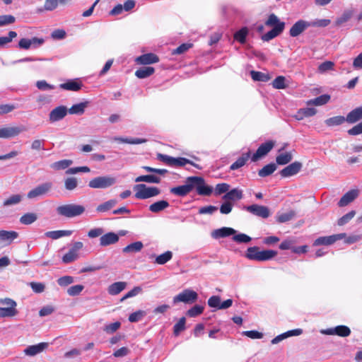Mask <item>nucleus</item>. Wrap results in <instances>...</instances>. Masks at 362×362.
I'll return each instance as SVG.
<instances>
[{
    "mask_svg": "<svg viewBox=\"0 0 362 362\" xmlns=\"http://www.w3.org/2000/svg\"><path fill=\"white\" fill-rule=\"evenodd\" d=\"M267 26H273V28L262 36V40L268 42L279 35L285 28V23L279 21V18L272 13L269 16L268 19L265 22Z\"/></svg>",
    "mask_w": 362,
    "mask_h": 362,
    "instance_id": "nucleus-1",
    "label": "nucleus"
},
{
    "mask_svg": "<svg viewBox=\"0 0 362 362\" xmlns=\"http://www.w3.org/2000/svg\"><path fill=\"white\" fill-rule=\"evenodd\" d=\"M57 214L66 218L78 216L84 213L85 207L76 204H68L59 206L56 209Z\"/></svg>",
    "mask_w": 362,
    "mask_h": 362,
    "instance_id": "nucleus-2",
    "label": "nucleus"
},
{
    "mask_svg": "<svg viewBox=\"0 0 362 362\" xmlns=\"http://www.w3.org/2000/svg\"><path fill=\"white\" fill-rule=\"evenodd\" d=\"M136 192L134 197L139 199H146L156 197L160 193V189L156 187H147L145 184H138L134 186Z\"/></svg>",
    "mask_w": 362,
    "mask_h": 362,
    "instance_id": "nucleus-3",
    "label": "nucleus"
},
{
    "mask_svg": "<svg viewBox=\"0 0 362 362\" xmlns=\"http://www.w3.org/2000/svg\"><path fill=\"white\" fill-rule=\"evenodd\" d=\"M53 184L51 182L41 183L30 190L27 194L29 199H37L47 194L52 189Z\"/></svg>",
    "mask_w": 362,
    "mask_h": 362,
    "instance_id": "nucleus-4",
    "label": "nucleus"
},
{
    "mask_svg": "<svg viewBox=\"0 0 362 362\" xmlns=\"http://www.w3.org/2000/svg\"><path fill=\"white\" fill-rule=\"evenodd\" d=\"M116 178L112 176H99L88 182V187L93 189H105L116 183Z\"/></svg>",
    "mask_w": 362,
    "mask_h": 362,
    "instance_id": "nucleus-5",
    "label": "nucleus"
},
{
    "mask_svg": "<svg viewBox=\"0 0 362 362\" xmlns=\"http://www.w3.org/2000/svg\"><path fill=\"white\" fill-rule=\"evenodd\" d=\"M189 181L192 183L193 189L196 188L199 195L209 196L213 192V188L206 185L204 180L202 177H189Z\"/></svg>",
    "mask_w": 362,
    "mask_h": 362,
    "instance_id": "nucleus-6",
    "label": "nucleus"
},
{
    "mask_svg": "<svg viewBox=\"0 0 362 362\" xmlns=\"http://www.w3.org/2000/svg\"><path fill=\"white\" fill-rule=\"evenodd\" d=\"M198 298V294L191 289H185L182 292L173 298V303L183 302L185 303H192Z\"/></svg>",
    "mask_w": 362,
    "mask_h": 362,
    "instance_id": "nucleus-7",
    "label": "nucleus"
},
{
    "mask_svg": "<svg viewBox=\"0 0 362 362\" xmlns=\"http://www.w3.org/2000/svg\"><path fill=\"white\" fill-rule=\"evenodd\" d=\"M25 131V128L22 126L4 127L0 128V138L10 139L18 136L21 133Z\"/></svg>",
    "mask_w": 362,
    "mask_h": 362,
    "instance_id": "nucleus-8",
    "label": "nucleus"
},
{
    "mask_svg": "<svg viewBox=\"0 0 362 362\" xmlns=\"http://www.w3.org/2000/svg\"><path fill=\"white\" fill-rule=\"evenodd\" d=\"M244 209L250 214L262 218H267L270 216V211L269 208L265 206L252 204L244 206Z\"/></svg>",
    "mask_w": 362,
    "mask_h": 362,
    "instance_id": "nucleus-9",
    "label": "nucleus"
},
{
    "mask_svg": "<svg viewBox=\"0 0 362 362\" xmlns=\"http://www.w3.org/2000/svg\"><path fill=\"white\" fill-rule=\"evenodd\" d=\"M320 332L326 335H337L342 337H346L350 335L351 329L346 325H339L335 327L322 329Z\"/></svg>",
    "mask_w": 362,
    "mask_h": 362,
    "instance_id": "nucleus-10",
    "label": "nucleus"
},
{
    "mask_svg": "<svg viewBox=\"0 0 362 362\" xmlns=\"http://www.w3.org/2000/svg\"><path fill=\"white\" fill-rule=\"evenodd\" d=\"M274 142L273 141H268L261 144L256 152L252 155L251 160L253 162L257 161L260 158L266 156L274 147Z\"/></svg>",
    "mask_w": 362,
    "mask_h": 362,
    "instance_id": "nucleus-11",
    "label": "nucleus"
},
{
    "mask_svg": "<svg viewBox=\"0 0 362 362\" xmlns=\"http://www.w3.org/2000/svg\"><path fill=\"white\" fill-rule=\"evenodd\" d=\"M303 167V164L299 161H295L284 169H282L279 174L282 177H289L298 174Z\"/></svg>",
    "mask_w": 362,
    "mask_h": 362,
    "instance_id": "nucleus-12",
    "label": "nucleus"
},
{
    "mask_svg": "<svg viewBox=\"0 0 362 362\" xmlns=\"http://www.w3.org/2000/svg\"><path fill=\"white\" fill-rule=\"evenodd\" d=\"M68 113L66 106L60 105L54 108L49 114V121L54 123L63 119Z\"/></svg>",
    "mask_w": 362,
    "mask_h": 362,
    "instance_id": "nucleus-13",
    "label": "nucleus"
},
{
    "mask_svg": "<svg viewBox=\"0 0 362 362\" xmlns=\"http://www.w3.org/2000/svg\"><path fill=\"white\" fill-rule=\"evenodd\" d=\"M193 189L192 183L189 181V177L187 178L185 185L172 187L170 192L179 197H185Z\"/></svg>",
    "mask_w": 362,
    "mask_h": 362,
    "instance_id": "nucleus-14",
    "label": "nucleus"
},
{
    "mask_svg": "<svg viewBox=\"0 0 362 362\" xmlns=\"http://www.w3.org/2000/svg\"><path fill=\"white\" fill-rule=\"evenodd\" d=\"M309 27V21L299 20L291 28L289 34L291 37H297Z\"/></svg>",
    "mask_w": 362,
    "mask_h": 362,
    "instance_id": "nucleus-15",
    "label": "nucleus"
},
{
    "mask_svg": "<svg viewBox=\"0 0 362 362\" xmlns=\"http://www.w3.org/2000/svg\"><path fill=\"white\" fill-rule=\"evenodd\" d=\"M235 233L236 230L232 228L222 227L213 230L211 232V237L214 239H219L235 235Z\"/></svg>",
    "mask_w": 362,
    "mask_h": 362,
    "instance_id": "nucleus-16",
    "label": "nucleus"
},
{
    "mask_svg": "<svg viewBox=\"0 0 362 362\" xmlns=\"http://www.w3.org/2000/svg\"><path fill=\"white\" fill-rule=\"evenodd\" d=\"M358 196V189H351L345 193L338 202L340 207L346 206Z\"/></svg>",
    "mask_w": 362,
    "mask_h": 362,
    "instance_id": "nucleus-17",
    "label": "nucleus"
},
{
    "mask_svg": "<svg viewBox=\"0 0 362 362\" xmlns=\"http://www.w3.org/2000/svg\"><path fill=\"white\" fill-rule=\"evenodd\" d=\"M119 240V236L117 234L113 232H109L103 235L100 238V245L103 247H105L112 244L117 243Z\"/></svg>",
    "mask_w": 362,
    "mask_h": 362,
    "instance_id": "nucleus-18",
    "label": "nucleus"
},
{
    "mask_svg": "<svg viewBox=\"0 0 362 362\" xmlns=\"http://www.w3.org/2000/svg\"><path fill=\"white\" fill-rule=\"evenodd\" d=\"M48 346V344L46 342H41L35 345H31L28 346L25 350L24 353L27 356H35L37 354L43 351Z\"/></svg>",
    "mask_w": 362,
    "mask_h": 362,
    "instance_id": "nucleus-19",
    "label": "nucleus"
},
{
    "mask_svg": "<svg viewBox=\"0 0 362 362\" xmlns=\"http://www.w3.org/2000/svg\"><path fill=\"white\" fill-rule=\"evenodd\" d=\"M159 61L157 55L153 53L144 54L136 58V62L140 64H151Z\"/></svg>",
    "mask_w": 362,
    "mask_h": 362,
    "instance_id": "nucleus-20",
    "label": "nucleus"
},
{
    "mask_svg": "<svg viewBox=\"0 0 362 362\" xmlns=\"http://www.w3.org/2000/svg\"><path fill=\"white\" fill-rule=\"evenodd\" d=\"M243 198V191L241 189L235 188L231 190H228L226 194H225L222 199L226 201H238Z\"/></svg>",
    "mask_w": 362,
    "mask_h": 362,
    "instance_id": "nucleus-21",
    "label": "nucleus"
},
{
    "mask_svg": "<svg viewBox=\"0 0 362 362\" xmlns=\"http://www.w3.org/2000/svg\"><path fill=\"white\" fill-rule=\"evenodd\" d=\"M317 112V110L314 107H305L300 108L298 110L296 114L294 115V117L297 120H302L305 117H312L315 115Z\"/></svg>",
    "mask_w": 362,
    "mask_h": 362,
    "instance_id": "nucleus-22",
    "label": "nucleus"
},
{
    "mask_svg": "<svg viewBox=\"0 0 362 362\" xmlns=\"http://www.w3.org/2000/svg\"><path fill=\"white\" fill-rule=\"evenodd\" d=\"M127 284L124 281H117L110 284L107 288L110 295L115 296L119 294L127 287Z\"/></svg>",
    "mask_w": 362,
    "mask_h": 362,
    "instance_id": "nucleus-23",
    "label": "nucleus"
},
{
    "mask_svg": "<svg viewBox=\"0 0 362 362\" xmlns=\"http://www.w3.org/2000/svg\"><path fill=\"white\" fill-rule=\"evenodd\" d=\"M362 119V106L351 110L346 116V120L350 124L356 123Z\"/></svg>",
    "mask_w": 362,
    "mask_h": 362,
    "instance_id": "nucleus-24",
    "label": "nucleus"
},
{
    "mask_svg": "<svg viewBox=\"0 0 362 362\" xmlns=\"http://www.w3.org/2000/svg\"><path fill=\"white\" fill-rule=\"evenodd\" d=\"M18 237V233L16 231H8L5 230H0V241L10 244L13 240Z\"/></svg>",
    "mask_w": 362,
    "mask_h": 362,
    "instance_id": "nucleus-25",
    "label": "nucleus"
},
{
    "mask_svg": "<svg viewBox=\"0 0 362 362\" xmlns=\"http://www.w3.org/2000/svg\"><path fill=\"white\" fill-rule=\"evenodd\" d=\"M82 87V83L77 80H69L66 83H61L59 88L63 90L78 91Z\"/></svg>",
    "mask_w": 362,
    "mask_h": 362,
    "instance_id": "nucleus-26",
    "label": "nucleus"
},
{
    "mask_svg": "<svg viewBox=\"0 0 362 362\" xmlns=\"http://www.w3.org/2000/svg\"><path fill=\"white\" fill-rule=\"evenodd\" d=\"M72 230H52L46 232L45 233V235L53 240H57L62 237L70 236L72 234Z\"/></svg>",
    "mask_w": 362,
    "mask_h": 362,
    "instance_id": "nucleus-27",
    "label": "nucleus"
},
{
    "mask_svg": "<svg viewBox=\"0 0 362 362\" xmlns=\"http://www.w3.org/2000/svg\"><path fill=\"white\" fill-rule=\"evenodd\" d=\"M169 206V203L165 200L156 202L149 206V211L153 213H159Z\"/></svg>",
    "mask_w": 362,
    "mask_h": 362,
    "instance_id": "nucleus-28",
    "label": "nucleus"
},
{
    "mask_svg": "<svg viewBox=\"0 0 362 362\" xmlns=\"http://www.w3.org/2000/svg\"><path fill=\"white\" fill-rule=\"evenodd\" d=\"M330 100V95L327 94L321 95L314 99L309 100L307 101L308 105H322L329 102Z\"/></svg>",
    "mask_w": 362,
    "mask_h": 362,
    "instance_id": "nucleus-29",
    "label": "nucleus"
},
{
    "mask_svg": "<svg viewBox=\"0 0 362 362\" xmlns=\"http://www.w3.org/2000/svg\"><path fill=\"white\" fill-rule=\"evenodd\" d=\"M117 201L116 199H110L104 203L99 204L96 207L98 213H105L112 209L116 204Z\"/></svg>",
    "mask_w": 362,
    "mask_h": 362,
    "instance_id": "nucleus-30",
    "label": "nucleus"
},
{
    "mask_svg": "<svg viewBox=\"0 0 362 362\" xmlns=\"http://www.w3.org/2000/svg\"><path fill=\"white\" fill-rule=\"evenodd\" d=\"M154 68L151 66H143L137 69L135 76L139 78H145L154 73Z\"/></svg>",
    "mask_w": 362,
    "mask_h": 362,
    "instance_id": "nucleus-31",
    "label": "nucleus"
},
{
    "mask_svg": "<svg viewBox=\"0 0 362 362\" xmlns=\"http://www.w3.org/2000/svg\"><path fill=\"white\" fill-rule=\"evenodd\" d=\"M276 168L277 165L276 163H269L259 170L258 175L259 177H265L272 175L276 170Z\"/></svg>",
    "mask_w": 362,
    "mask_h": 362,
    "instance_id": "nucleus-32",
    "label": "nucleus"
},
{
    "mask_svg": "<svg viewBox=\"0 0 362 362\" xmlns=\"http://www.w3.org/2000/svg\"><path fill=\"white\" fill-rule=\"evenodd\" d=\"M144 245L141 241L132 243L123 248L122 251L124 253H135L141 250Z\"/></svg>",
    "mask_w": 362,
    "mask_h": 362,
    "instance_id": "nucleus-33",
    "label": "nucleus"
},
{
    "mask_svg": "<svg viewBox=\"0 0 362 362\" xmlns=\"http://www.w3.org/2000/svg\"><path fill=\"white\" fill-rule=\"evenodd\" d=\"M136 182H145L148 183H160V178L156 175H141L137 177L135 179Z\"/></svg>",
    "mask_w": 362,
    "mask_h": 362,
    "instance_id": "nucleus-34",
    "label": "nucleus"
},
{
    "mask_svg": "<svg viewBox=\"0 0 362 362\" xmlns=\"http://www.w3.org/2000/svg\"><path fill=\"white\" fill-rule=\"evenodd\" d=\"M293 159V156L291 152H285L278 155L276 158V164L284 165L289 163Z\"/></svg>",
    "mask_w": 362,
    "mask_h": 362,
    "instance_id": "nucleus-35",
    "label": "nucleus"
},
{
    "mask_svg": "<svg viewBox=\"0 0 362 362\" xmlns=\"http://www.w3.org/2000/svg\"><path fill=\"white\" fill-rule=\"evenodd\" d=\"M352 10H346L343 12L341 16L338 17L334 22V25L337 27L341 26L344 23L347 22L351 19L353 16Z\"/></svg>",
    "mask_w": 362,
    "mask_h": 362,
    "instance_id": "nucleus-36",
    "label": "nucleus"
},
{
    "mask_svg": "<svg viewBox=\"0 0 362 362\" xmlns=\"http://www.w3.org/2000/svg\"><path fill=\"white\" fill-rule=\"evenodd\" d=\"M277 255V252L272 250H260L259 254V262H264L272 259Z\"/></svg>",
    "mask_w": 362,
    "mask_h": 362,
    "instance_id": "nucleus-37",
    "label": "nucleus"
},
{
    "mask_svg": "<svg viewBox=\"0 0 362 362\" xmlns=\"http://www.w3.org/2000/svg\"><path fill=\"white\" fill-rule=\"evenodd\" d=\"M72 163L73 161L71 160L64 159L53 163L51 165V168L56 170H64L68 168Z\"/></svg>",
    "mask_w": 362,
    "mask_h": 362,
    "instance_id": "nucleus-38",
    "label": "nucleus"
},
{
    "mask_svg": "<svg viewBox=\"0 0 362 362\" xmlns=\"http://www.w3.org/2000/svg\"><path fill=\"white\" fill-rule=\"evenodd\" d=\"M114 141L126 143L129 144H140L145 143L146 139H139V138H123V137H115L113 139Z\"/></svg>",
    "mask_w": 362,
    "mask_h": 362,
    "instance_id": "nucleus-39",
    "label": "nucleus"
},
{
    "mask_svg": "<svg viewBox=\"0 0 362 362\" xmlns=\"http://www.w3.org/2000/svg\"><path fill=\"white\" fill-rule=\"evenodd\" d=\"M23 197L21 194H13L3 202L4 207H8L19 204L22 201Z\"/></svg>",
    "mask_w": 362,
    "mask_h": 362,
    "instance_id": "nucleus-40",
    "label": "nucleus"
},
{
    "mask_svg": "<svg viewBox=\"0 0 362 362\" xmlns=\"http://www.w3.org/2000/svg\"><path fill=\"white\" fill-rule=\"evenodd\" d=\"M37 219V216L35 213H26L20 218V223L23 225H30Z\"/></svg>",
    "mask_w": 362,
    "mask_h": 362,
    "instance_id": "nucleus-41",
    "label": "nucleus"
},
{
    "mask_svg": "<svg viewBox=\"0 0 362 362\" xmlns=\"http://www.w3.org/2000/svg\"><path fill=\"white\" fill-rule=\"evenodd\" d=\"M173 258V252L171 251H166L165 252L158 255L156 257L155 263L163 265L169 262Z\"/></svg>",
    "mask_w": 362,
    "mask_h": 362,
    "instance_id": "nucleus-42",
    "label": "nucleus"
},
{
    "mask_svg": "<svg viewBox=\"0 0 362 362\" xmlns=\"http://www.w3.org/2000/svg\"><path fill=\"white\" fill-rule=\"evenodd\" d=\"M87 103L75 104L68 110V112L71 115H82L84 112Z\"/></svg>",
    "mask_w": 362,
    "mask_h": 362,
    "instance_id": "nucleus-43",
    "label": "nucleus"
},
{
    "mask_svg": "<svg viewBox=\"0 0 362 362\" xmlns=\"http://www.w3.org/2000/svg\"><path fill=\"white\" fill-rule=\"evenodd\" d=\"M186 164H191L193 166L199 168V165L194 163L192 161H191L189 159H187L185 158H173L172 164L171 166H184Z\"/></svg>",
    "mask_w": 362,
    "mask_h": 362,
    "instance_id": "nucleus-44",
    "label": "nucleus"
},
{
    "mask_svg": "<svg viewBox=\"0 0 362 362\" xmlns=\"http://www.w3.org/2000/svg\"><path fill=\"white\" fill-rule=\"evenodd\" d=\"M346 120V117L343 116H335L330 117L329 119H327L325 121V123L328 127H334V126H338L341 124H343Z\"/></svg>",
    "mask_w": 362,
    "mask_h": 362,
    "instance_id": "nucleus-45",
    "label": "nucleus"
},
{
    "mask_svg": "<svg viewBox=\"0 0 362 362\" xmlns=\"http://www.w3.org/2000/svg\"><path fill=\"white\" fill-rule=\"evenodd\" d=\"M333 235L322 236L317 238L314 242V245H330L334 243Z\"/></svg>",
    "mask_w": 362,
    "mask_h": 362,
    "instance_id": "nucleus-46",
    "label": "nucleus"
},
{
    "mask_svg": "<svg viewBox=\"0 0 362 362\" xmlns=\"http://www.w3.org/2000/svg\"><path fill=\"white\" fill-rule=\"evenodd\" d=\"M296 216V212L293 210L289 211L288 212L278 214L276 216V221L279 223H286L294 218Z\"/></svg>",
    "mask_w": 362,
    "mask_h": 362,
    "instance_id": "nucleus-47",
    "label": "nucleus"
},
{
    "mask_svg": "<svg viewBox=\"0 0 362 362\" xmlns=\"http://www.w3.org/2000/svg\"><path fill=\"white\" fill-rule=\"evenodd\" d=\"M247 34L248 29L246 27H243L234 34V39L240 43L244 44L246 41Z\"/></svg>",
    "mask_w": 362,
    "mask_h": 362,
    "instance_id": "nucleus-48",
    "label": "nucleus"
},
{
    "mask_svg": "<svg viewBox=\"0 0 362 362\" xmlns=\"http://www.w3.org/2000/svg\"><path fill=\"white\" fill-rule=\"evenodd\" d=\"M259 251V247L256 246L248 247L245 257L249 259L257 261Z\"/></svg>",
    "mask_w": 362,
    "mask_h": 362,
    "instance_id": "nucleus-49",
    "label": "nucleus"
},
{
    "mask_svg": "<svg viewBox=\"0 0 362 362\" xmlns=\"http://www.w3.org/2000/svg\"><path fill=\"white\" fill-rule=\"evenodd\" d=\"M249 156L250 153H247L245 155L238 158V160L230 165V169L232 170H235L243 167L245 164Z\"/></svg>",
    "mask_w": 362,
    "mask_h": 362,
    "instance_id": "nucleus-50",
    "label": "nucleus"
},
{
    "mask_svg": "<svg viewBox=\"0 0 362 362\" xmlns=\"http://www.w3.org/2000/svg\"><path fill=\"white\" fill-rule=\"evenodd\" d=\"M78 180L74 177H69L64 180L65 189L69 191L75 189L78 186Z\"/></svg>",
    "mask_w": 362,
    "mask_h": 362,
    "instance_id": "nucleus-51",
    "label": "nucleus"
},
{
    "mask_svg": "<svg viewBox=\"0 0 362 362\" xmlns=\"http://www.w3.org/2000/svg\"><path fill=\"white\" fill-rule=\"evenodd\" d=\"M186 319L185 317H181L179 321L173 327V334L178 336L180 333L185 329Z\"/></svg>",
    "mask_w": 362,
    "mask_h": 362,
    "instance_id": "nucleus-52",
    "label": "nucleus"
},
{
    "mask_svg": "<svg viewBox=\"0 0 362 362\" xmlns=\"http://www.w3.org/2000/svg\"><path fill=\"white\" fill-rule=\"evenodd\" d=\"M250 75L252 78L255 81L266 82L269 79L268 75L260 71H251Z\"/></svg>",
    "mask_w": 362,
    "mask_h": 362,
    "instance_id": "nucleus-53",
    "label": "nucleus"
},
{
    "mask_svg": "<svg viewBox=\"0 0 362 362\" xmlns=\"http://www.w3.org/2000/svg\"><path fill=\"white\" fill-rule=\"evenodd\" d=\"M17 313V310L13 307H0V317H13L15 316Z\"/></svg>",
    "mask_w": 362,
    "mask_h": 362,
    "instance_id": "nucleus-54",
    "label": "nucleus"
},
{
    "mask_svg": "<svg viewBox=\"0 0 362 362\" xmlns=\"http://www.w3.org/2000/svg\"><path fill=\"white\" fill-rule=\"evenodd\" d=\"M78 253L70 249L62 257V262L65 264L71 263L78 258Z\"/></svg>",
    "mask_w": 362,
    "mask_h": 362,
    "instance_id": "nucleus-55",
    "label": "nucleus"
},
{
    "mask_svg": "<svg viewBox=\"0 0 362 362\" xmlns=\"http://www.w3.org/2000/svg\"><path fill=\"white\" fill-rule=\"evenodd\" d=\"M233 235V240L238 243H247L250 242L252 240V238L249 235L245 233H235V235Z\"/></svg>",
    "mask_w": 362,
    "mask_h": 362,
    "instance_id": "nucleus-56",
    "label": "nucleus"
},
{
    "mask_svg": "<svg viewBox=\"0 0 362 362\" xmlns=\"http://www.w3.org/2000/svg\"><path fill=\"white\" fill-rule=\"evenodd\" d=\"M331 21L329 19H315L309 22V26L325 28L329 25Z\"/></svg>",
    "mask_w": 362,
    "mask_h": 362,
    "instance_id": "nucleus-57",
    "label": "nucleus"
},
{
    "mask_svg": "<svg viewBox=\"0 0 362 362\" xmlns=\"http://www.w3.org/2000/svg\"><path fill=\"white\" fill-rule=\"evenodd\" d=\"M355 214V211L352 210L349 211L338 220L337 224L340 226L346 224L354 217Z\"/></svg>",
    "mask_w": 362,
    "mask_h": 362,
    "instance_id": "nucleus-58",
    "label": "nucleus"
},
{
    "mask_svg": "<svg viewBox=\"0 0 362 362\" xmlns=\"http://www.w3.org/2000/svg\"><path fill=\"white\" fill-rule=\"evenodd\" d=\"M204 311V307L199 305H195L192 308L187 310V315L191 317H194L200 314H202Z\"/></svg>",
    "mask_w": 362,
    "mask_h": 362,
    "instance_id": "nucleus-59",
    "label": "nucleus"
},
{
    "mask_svg": "<svg viewBox=\"0 0 362 362\" xmlns=\"http://www.w3.org/2000/svg\"><path fill=\"white\" fill-rule=\"evenodd\" d=\"M83 289L84 286L83 285L78 284L69 287L66 292L70 296H76L79 295Z\"/></svg>",
    "mask_w": 362,
    "mask_h": 362,
    "instance_id": "nucleus-60",
    "label": "nucleus"
},
{
    "mask_svg": "<svg viewBox=\"0 0 362 362\" xmlns=\"http://www.w3.org/2000/svg\"><path fill=\"white\" fill-rule=\"evenodd\" d=\"M286 78L282 76H277L272 82V86L276 89H283L286 87Z\"/></svg>",
    "mask_w": 362,
    "mask_h": 362,
    "instance_id": "nucleus-61",
    "label": "nucleus"
},
{
    "mask_svg": "<svg viewBox=\"0 0 362 362\" xmlns=\"http://www.w3.org/2000/svg\"><path fill=\"white\" fill-rule=\"evenodd\" d=\"M16 36L17 33L15 31H10L8 36L0 37V47H4L5 45L11 42Z\"/></svg>",
    "mask_w": 362,
    "mask_h": 362,
    "instance_id": "nucleus-62",
    "label": "nucleus"
},
{
    "mask_svg": "<svg viewBox=\"0 0 362 362\" xmlns=\"http://www.w3.org/2000/svg\"><path fill=\"white\" fill-rule=\"evenodd\" d=\"M230 189V185L227 183H220L216 185L214 190L215 195L218 196L223 193H227Z\"/></svg>",
    "mask_w": 362,
    "mask_h": 362,
    "instance_id": "nucleus-63",
    "label": "nucleus"
},
{
    "mask_svg": "<svg viewBox=\"0 0 362 362\" xmlns=\"http://www.w3.org/2000/svg\"><path fill=\"white\" fill-rule=\"evenodd\" d=\"M74 282V278L71 276H64L57 279L60 286L65 287Z\"/></svg>",
    "mask_w": 362,
    "mask_h": 362,
    "instance_id": "nucleus-64",
    "label": "nucleus"
}]
</instances>
